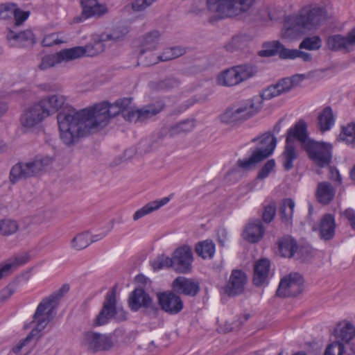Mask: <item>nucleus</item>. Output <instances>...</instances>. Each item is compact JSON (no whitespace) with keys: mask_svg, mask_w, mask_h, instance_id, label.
<instances>
[{"mask_svg":"<svg viewBox=\"0 0 355 355\" xmlns=\"http://www.w3.org/2000/svg\"><path fill=\"white\" fill-rule=\"evenodd\" d=\"M343 344L340 342H334L327 346L324 355H343Z\"/></svg>","mask_w":355,"mask_h":355,"instance_id":"obj_56","label":"nucleus"},{"mask_svg":"<svg viewBox=\"0 0 355 355\" xmlns=\"http://www.w3.org/2000/svg\"><path fill=\"white\" fill-rule=\"evenodd\" d=\"M194 128L193 121L185 120L173 125L171 129V134L186 133L190 132Z\"/></svg>","mask_w":355,"mask_h":355,"instance_id":"obj_46","label":"nucleus"},{"mask_svg":"<svg viewBox=\"0 0 355 355\" xmlns=\"http://www.w3.org/2000/svg\"><path fill=\"white\" fill-rule=\"evenodd\" d=\"M179 84V80L175 78L170 77L157 82L155 85V89L157 90H168L177 87Z\"/></svg>","mask_w":355,"mask_h":355,"instance_id":"obj_49","label":"nucleus"},{"mask_svg":"<svg viewBox=\"0 0 355 355\" xmlns=\"http://www.w3.org/2000/svg\"><path fill=\"white\" fill-rule=\"evenodd\" d=\"M170 197H164L159 200L151 201L143 207L135 211L133 215V220H137L147 214L152 213L153 211L157 210L162 206L166 205L170 201Z\"/></svg>","mask_w":355,"mask_h":355,"instance_id":"obj_29","label":"nucleus"},{"mask_svg":"<svg viewBox=\"0 0 355 355\" xmlns=\"http://www.w3.org/2000/svg\"><path fill=\"white\" fill-rule=\"evenodd\" d=\"M89 244V238L87 232L77 234L71 241V247L76 250H83Z\"/></svg>","mask_w":355,"mask_h":355,"instance_id":"obj_43","label":"nucleus"},{"mask_svg":"<svg viewBox=\"0 0 355 355\" xmlns=\"http://www.w3.org/2000/svg\"><path fill=\"white\" fill-rule=\"evenodd\" d=\"M297 158V153L293 144H286L282 153L283 167L286 171L293 168V161Z\"/></svg>","mask_w":355,"mask_h":355,"instance_id":"obj_38","label":"nucleus"},{"mask_svg":"<svg viewBox=\"0 0 355 355\" xmlns=\"http://www.w3.org/2000/svg\"><path fill=\"white\" fill-rule=\"evenodd\" d=\"M19 229L16 220L4 219L0 220V234L3 236H10L17 232Z\"/></svg>","mask_w":355,"mask_h":355,"instance_id":"obj_42","label":"nucleus"},{"mask_svg":"<svg viewBox=\"0 0 355 355\" xmlns=\"http://www.w3.org/2000/svg\"><path fill=\"white\" fill-rule=\"evenodd\" d=\"M157 0H135L132 3V9L135 12L143 11Z\"/></svg>","mask_w":355,"mask_h":355,"instance_id":"obj_58","label":"nucleus"},{"mask_svg":"<svg viewBox=\"0 0 355 355\" xmlns=\"http://www.w3.org/2000/svg\"><path fill=\"white\" fill-rule=\"evenodd\" d=\"M29 254L27 252H23L10 259L0 270V279L2 278L3 273L26 264L29 261Z\"/></svg>","mask_w":355,"mask_h":355,"instance_id":"obj_34","label":"nucleus"},{"mask_svg":"<svg viewBox=\"0 0 355 355\" xmlns=\"http://www.w3.org/2000/svg\"><path fill=\"white\" fill-rule=\"evenodd\" d=\"M256 73L257 69L252 66H236L220 73L217 77V83L220 85L231 87L252 77Z\"/></svg>","mask_w":355,"mask_h":355,"instance_id":"obj_9","label":"nucleus"},{"mask_svg":"<svg viewBox=\"0 0 355 355\" xmlns=\"http://www.w3.org/2000/svg\"><path fill=\"white\" fill-rule=\"evenodd\" d=\"M298 49H289L285 48L282 44L279 49V55L282 59H295L297 58Z\"/></svg>","mask_w":355,"mask_h":355,"instance_id":"obj_59","label":"nucleus"},{"mask_svg":"<svg viewBox=\"0 0 355 355\" xmlns=\"http://www.w3.org/2000/svg\"><path fill=\"white\" fill-rule=\"evenodd\" d=\"M16 5L14 3L0 4V18L7 19L12 17L13 12L16 11Z\"/></svg>","mask_w":355,"mask_h":355,"instance_id":"obj_51","label":"nucleus"},{"mask_svg":"<svg viewBox=\"0 0 355 355\" xmlns=\"http://www.w3.org/2000/svg\"><path fill=\"white\" fill-rule=\"evenodd\" d=\"M335 191L332 185L328 182H322L318 183L316 197L320 203L328 205L334 197Z\"/></svg>","mask_w":355,"mask_h":355,"instance_id":"obj_31","label":"nucleus"},{"mask_svg":"<svg viewBox=\"0 0 355 355\" xmlns=\"http://www.w3.org/2000/svg\"><path fill=\"white\" fill-rule=\"evenodd\" d=\"M157 299L161 309L169 314H177L183 309V302L180 297L171 291L158 293Z\"/></svg>","mask_w":355,"mask_h":355,"instance_id":"obj_16","label":"nucleus"},{"mask_svg":"<svg viewBox=\"0 0 355 355\" xmlns=\"http://www.w3.org/2000/svg\"><path fill=\"white\" fill-rule=\"evenodd\" d=\"M336 223L331 214H325L320 220L319 231L321 239L328 241L335 234Z\"/></svg>","mask_w":355,"mask_h":355,"instance_id":"obj_28","label":"nucleus"},{"mask_svg":"<svg viewBox=\"0 0 355 355\" xmlns=\"http://www.w3.org/2000/svg\"><path fill=\"white\" fill-rule=\"evenodd\" d=\"M355 45V28L346 37L340 35L329 36L327 39L328 48L334 51H350Z\"/></svg>","mask_w":355,"mask_h":355,"instance_id":"obj_19","label":"nucleus"},{"mask_svg":"<svg viewBox=\"0 0 355 355\" xmlns=\"http://www.w3.org/2000/svg\"><path fill=\"white\" fill-rule=\"evenodd\" d=\"M53 161V157L49 156H36L33 160L18 162L10 170V180L15 184L18 181L37 176L51 165Z\"/></svg>","mask_w":355,"mask_h":355,"instance_id":"obj_5","label":"nucleus"},{"mask_svg":"<svg viewBox=\"0 0 355 355\" xmlns=\"http://www.w3.org/2000/svg\"><path fill=\"white\" fill-rule=\"evenodd\" d=\"M172 288L178 293L189 296H195L200 291V286L198 282L192 279L180 276L173 280Z\"/></svg>","mask_w":355,"mask_h":355,"instance_id":"obj_21","label":"nucleus"},{"mask_svg":"<svg viewBox=\"0 0 355 355\" xmlns=\"http://www.w3.org/2000/svg\"><path fill=\"white\" fill-rule=\"evenodd\" d=\"M152 304V299L142 288H135L129 295L128 304L133 311L140 308H148Z\"/></svg>","mask_w":355,"mask_h":355,"instance_id":"obj_23","label":"nucleus"},{"mask_svg":"<svg viewBox=\"0 0 355 355\" xmlns=\"http://www.w3.org/2000/svg\"><path fill=\"white\" fill-rule=\"evenodd\" d=\"M343 214L350 223L352 228L355 230V211L351 208H348Z\"/></svg>","mask_w":355,"mask_h":355,"instance_id":"obj_64","label":"nucleus"},{"mask_svg":"<svg viewBox=\"0 0 355 355\" xmlns=\"http://www.w3.org/2000/svg\"><path fill=\"white\" fill-rule=\"evenodd\" d=\"M40 338V336H39L38 334H28L25 339L21 340L17 345H15L12 349V351L15 354H18L24 347H28V352H30L35 346Z\"/></svg>","mask_w":355,"mask_h":355,"instance_id":"obj_41","label":"nucleus"},{"mask_svg":"<svg viewBox=\"0 0 355 355\" xmlns=\"http://www.w3.org/2000/svg\"><path fill=\"white\" fill-rule=\"evenodd\" d=\"M154 270H160L164 268H173L172 257H168L164 254L157 257L152 263Z\"/></svg>","mask_w":355,"mask_h":355,"instance_id":"obj_48","label":"nucleus"},{"mask_svg":"<svg viewBox=\"0 0 355 355\" xmlns=\"http://www.w3.org/2000/svg\"><path fill=\"white\" fill-rule=\"evenodd\" d=\"M322 46L321 39L318 36L308 37L300 43L299 48L309 51L318 50Z\"/></svg>","mask_w":355,"mask_h":355,"instance_id":"obj_44","label":"nucleus"},{"mask_svg":"<svg viewBox=\"0 0 355 355\" xmlns=\"http://www.w3.org/2000/svg\"><path fill=\"white\" fill-rule=\"evenodd\" d=\"M174 59L173 53L171 49H166L164 52L159 56L155 58V60L148 62V64H153L157 63L159 61L166 62Z\"/></svg>","mask_w":355,"mask_h":355,"instance_id":"obj_61","label":"nucleus"},{"mask_svg":"<svg viewBox=\"0 0 355 355\" xmlns=\"http://www.w3.org/2000/svg\"><path fill=\"white\" fill-rule=\"evenodd\" d=\"M207 9L220 18L232 17L248 11L254 0H207Z\"/></svg>","mask_w":355,"mask_h":355,"instance_id":"obj_8","label":"nucleus"},{"mask_svg":"<svg viewBox=\"0 0 355 355\" xmlns=\"http://www.w3.org/2000/svg\"><path fill=\"white\" fill-rule=\"evenodd\" d=\"M276 204L273 201L266 205L262 214L263 220L266 223L272 222L276 215Z\"/></svg>","mask_w":355,"mask_h":355,"instance_id":"obj_50","label":"nucleus"},{"mask_svg":"<svg viewBox=\"0 0 355 355\" xmlns=\"http://www.w3.org/2000/svg\"><path fill=\"white\" fill-rule=\"evenodd\" d=\"M282 44L278 41H273L264 45V49L259 51V55L261 57H271L279 52V47Z\"/></svg>","mask_w":355,"mask_h":355,"instance_id":"obj_45","label":"nucleus"},{"mask_svg":"<svg viewBox=\"0 0 355 355\" xmlns=\"http://www.w3.org/2000/svg\"><path fill=\"white\" fill-rule=\"evenodd\" d=\"M265 229L259 220L248 223L243 232V238L247 241L254 243L260 241L263 236Z\"/></svg>","mask_w":355,"mask_h":355,"instance_id":"obj_26","label":"nucleus"},{"mask_svg":"<svg viewBox=\"0 0 355 355\" xmlns=\"http://www.w3.org/2000/svg\"><path fill=\"white\" fill-rule=\"evenodd\" d=\"M49 116L47 110L39 101L26 108L21 115L20 123L23 128L31 130L40 124Z\"/></svg>","mask_w":355,"mask_h":355,"instance_id":"obj_13","label":"nucleus"},{"mask_svg":"<svg viewBox=\"0 0 355 355\" xmlns=\"http://www.w3.org/2000/svg\"><path fill=\"white\" fill-rule=\"evenodd\" d=\"M173 269L179 273H188L191 270L193 253L191 248L183 245L177 248L172 255Z\"/></svg>","mask_w":355,"mask_h":355,"instance_id":"obj_14","label":"nucleus"},{"mask_svg":"<svg viewBox=\"0 0 355 355\" xmlns=\"http://www.w3.org/2000/svg\"><path fill=\"white\" fill-rule=\"evenodd\" d=\"M165 105L162 101L145 105L139 109L141 121L148 119L162 112Z\"/></svg>","mask_w":355,"mask_h":355,"instance_id":"obj_37","label":"nucleus"},{"mask_svg":"<svg viewBox=\"0 0 355 355\" xmlns=\"http://www.w3.org/2000/svg\"><path fill=\"white\" fill-rule=\"evenodd\" d=\"M279 252L282 257L291 258L295 255L297 259H305L310 252L308 248L298 246L296 241L290 236H285L278 242Z\"/></svg>","mask_w":355,"mask_h":355,"instance_id":"obj_15","label":"nucleus"},{"mask_svg":"<svg viewBox=\"0 0 355 355\" xmlns=\"http://www.w3.org/2000/svg\"><path fill=\"white\" fill-rule=\"evenodd\" d=\"M114 342L111 334H83L81 338L82 345L90 353L108 350Z\"/></svg>","mask_w":355,"mask_h":355,"instance_id":"obj_12","label":"nucleus"},{"mask_svg":"<svg viewBox=\"0 0 355 355\" xmlns=\"http://www.w3.org/2000/svg\"><path fill=\"white\" fill-rule=\"evenodd\" d=\"M62 42L63 41L58 38V35L56 33L47 35L42 40V44L44 46H52Z\"/></svg>","mask_w":355,"mask_h":355,"instance_id":"obj_60","label":"nucleus"},{"mask_svg":"<svg viewBox=\"0 0 355 355\" xmlns=\"http://www.w3.org/2000/svg\"><path fill=\"white\" fill-rule=\"evenodd\" d=\"M120 112L121 109L115 103L107 102L79 111L72 107L64 109L57 116L60 138L65 145L72 146L80 137L105 127L110 118Z\"/></svg>","mask_w":355,"mask_h":355,"instance_id":"obj_1","label":"nucleus"},{"mask_svg":"<svg viewBox=\"0 0 355 355\" xmlns=\"http://www.w3.org/2000/svg\"><path fill=\"white\" fill-rule=\"evenodd\" d=\"M216 251L215 243L211 240L198 242L195 246V252L202 259H211Z\"/></svg>","mask_w":355,"mask_h":355,"instance_id":"obj_32","label":"nucleus"},{"mask_svg":"<svg viewBox=\"0 0 355 355\" xmlns=\"http://www.w3.org/2000/svg\"><path fill=\"white\" fill-rule=\"evenodd\" d=\"M334 333H355V326L350 321L344 320L338 322Z\"/></svg>","mask_w":355,"mask_h":355,"instance_id":"obj_53","label":"nucleus"},{"mask_svg":"<svg viewBox=\"0 0 355 355\" xmlns=\"http://www.w3.org/2000/svg\"><path fill=\"white\" fill-rule=\"evenodd\" d=\"M6 38L10 45L15 47L31 46L36 42L35 35L30 29L21 32L9 30Z\"/></svg>","mask_w":355,"mask_h":355,"instance_id":"obj_20","label":"nucleus"},{"mask_svg":"<svg viewBox=\"0 0 355 355\" xmlns=\"http://www.w3.org/2000/svg\"><path fill=\"white\" fill-rule=\"evenodd\" d=\"M105 40H102L101 35L98 40L94 41L93 43H90L85 46H75L69 48L72 60L85 55L93 57L98 55L105 49Z\"/></svg>","mask_w":355,"mask_h":355,"instance_id":"obj_18","label":"nucleus"},{"mask_svg":"<svg viewBox=\"0 0 355 355\" xmlns=\"http://www.w3.org/2000/svg\"><path fill=\"white\" fill-rule=\"evenodd\" d=\"M160 34L157 31H153L146 34L141 42L142 49L140 51V55H142L147 51H153L157 49Z\"/></svg>","mask_w":355,"mask_h":355,"instance_id":"obj_33","label":"nucleus"},{"mask_svg":"<svg viewBox=\"0 0 355 355\" xmlns=\"http://www.w3.org/2000/svg\"><path fill=\"white\" fill-rule=\"evenodd\" d=\"M71 60H72V58L69 49H64L56 53L48 54L42 57L38 67L41 70H46L56 64Z\"/></svg>","mask_w":355,"mask_h":355,"instance_id":"obj_22","label":"nucleus"},{"mask_svg":"<svg viewBox=\"0 0 355 355\" xmlns=\"http://www.w3.org/2000/svg\"><path fill=\"white\" fill-rule=\"evenodd\" d=\"M129 29L127 26H119L114 28L110 33H102V40L112 41L114 42H119L128 33Z\"/></svg>","mask_w":355,"mask_h":355,"instance_id":"obj_39","label":"nucleus"},{"mask_svg":"<svg viewBox=\"0 0 355 355\" xmlns=\"http://www.w3.org/2000/svg\"><path fill=\"white\" fill-rule=\"evenodd\" d=\"M252 142H257L256 147L252 150V154L247 159H239L237 166L245 171L254 169L256 165L268 158L272 154L277 144L276 137L270 132H266L260 137L252 139Z\"/></svg>","mask_w":355,"mask_h":355,"instance_id":"obj_4","label":"nucleus"},{"mask_svg":"<svg viewBox=\"0 0 355 355\" xmlns=\"http://www.w3.org/2000/svg\"><path fill=\"white\" fill-rule=\"evenodd\" d=\"M295 202L291 198L283 200L279 207V215L283 223L291 225L292 223Z\"/></svg>","mask_w":355,"mask_h":355,"instance_id":"obj_36","label":"nucleus"},{"mask_svg":"<svg viewBox=\"0 0 355 355\" xmlns=\"http://www.w3.org/2000/svg\"><path fill=\"white\" fill-rule=\"evenodd\" d=\"M293 139L299 141L304 148V145L310 140L308 138L306 123L303 120H300L293 127L288 129L286 143L292 144Z\"/></svg>","mask_w":355,"mask_h":355,"instance_id":"obj_24","label":"nucleus"},{"mask_svg":"<svg viewBox=\"0 0 355 355\" xmlns=\"http://www.w3.org/2000/svg\"><path fill=\"white\" fill-rule=\"evenodd\" d=\"M339 137L346 144L355 148V123H351L343 127Z\"/></svg>","mask_w":355,"mask_h":355,"instance_id":"obj_40","label":"nucleus"},{"mask_svg":"<svg viewBox=\"0 0 355 355\" xmlns=\"http://www.w3.org/2000/svg\"><path fill=\"white\" fill-rule=\"evenodd\" d=\"M335 123V117L330 106L325 107L318 114V127L322 132L329 130Z\"/></svg>","mask_w":355,"mask_h":355,"instance_id":"obj_30","label":"nucleus"},{"mask_svg":"<svg viewBox=\"0 0 355 355\" xmlns=\"http://www.w3.org/2000/svg\"><path fill=\"white\" fill-rule=\"evenodd\" d=\"M40 102L42 107L47 110L49 116L65 107L66 98L63 95L54 94L42 98Z\"/></svg>","mask_w":355,"mask_h":355,"instance_id":"obj_27","label":"nucleus"},{"mask_svg":"<svg viewBox=\"0 0 355 355\" xmlns=\"http://www.w3.org/2000/svg\"><path fill=\"white\" fill-rule=\"evenodd\" d=\"M270 263L269 260L262 259L257 261L254 266L253 282L260 286L268 282Z\"/></svg>","mask_w":355,"mask_h":355,"instance_id":"obj_25","label":"nucleus"},{"mask_svg":"<svg viewBox=\"0 0 355 355\" xmlns=\"http://www.w3.org/2000/svg\"><path fill=\"white\" fill-rule=\"evenodd\" d=\"M275 161L273 159H269L259 171L257 179L263 180L266 178L275 167Z\"/></svg>","mask_w":355,"mask_h":355,"instance_id":"obj_52","label":"nucleus"},{"mask_svg":"<svg viewBox=\"0 0 355 355\" xmlns=\"http://www.w3.org/2000/svg\"><path fill=\"white\" fill-rule=\"evenodd\" d=\"M304 79L303 75L296 74L291 78L282 79L287 92H289L293 87L297 86Z\"/></svg>","mask_w":355,"mask_h":355,"instance_id":"obj_55","label":"nucleus"},{"mask_svg":"<svg viewBox=\"0 0 355 355\" xmlns=\"http://www.w3.org/2000/svg\"><path fill=\"white\" fill-rule=\"evenodd\" d=\"M29 11H24L16 5V11L13 12L14 25L15 27L21 25L29 17Z\"/></svg>","mask_w":355,"mask_h":355,"instance_id":"obj_54","label":"nucleus"},{"mask_svg":"<svg viewBox=\"0 0 355 355\" xmlns=\"http://www.w3.org/2000/svg\"><path fill=\"white\" fill-rule=\"evenodd\" d=\"M326 19L324 9L315 7H305L298 15L289 17L285 22L284 37L293 38L300 33L316 28Z\"/></svg>","mask_w":355,"mask_h":355,"instance_id":"obj_3","label":"nucleus"},{"mask_svg":"<svg viewBox=\"0 0 355 355\" xmlns=\"http://www.w3.org/2000/svg\"><path fill=\"white\" fill-rule=\"evenodd\" d=\"M329 178L338 183V184H341L342 183V178L338 171V170L334 166L329 167Z\"/></svg>","mask_w":355,"mask_h":355,"instance_id":"obj_63","label":"nucleus"},{"mask_svg":"<svg viewBox=\"0 0 355 355\" xmlns=\"http://www.w3.org/2000/svg\"><path fill=\"white\" fill-rule=\"evenodd\" d=\"M128 313L121 306H117L116 289L107 293L102 308L93 321V326H102L111 319L121 322L127 320Z\"/></svg>","mask_w":355,"mask_h":355,"instance_id":"obj_6","label":"nucleus"},{"mask_svg":"<svg viewBox=\"0 0 355 355\" xmlns=\"http://www.w3.org/2000/svg\"><path fill=\"white\" fill-rule=\"evenodd\" d=\"M304 283V278L300 273H290L281 279L276 295L280 297H296L302 292Z\"/></svg>","mask_w":355,"mask_h":355,"instance_id":"obj_11","label":"nucleus"},{"mask_svg":"<svg viewBox=\"0 0 355 355\" xmlns=\"http://www.w3.org/2000/svg\"><path fill=\"white\" fill-rule=\"evenodd\" d=\"M247 283V276L241 270H233L230 279L225 286V293L228 296H236L241 294Z\"/></svg>","mask_w":355,"mask_h":355,"instance_id":"obj_17","label":"nucleus"},{"mask_svg":"<svg viewBox=\"0 0 355 355\" xmlns=\"http://www.w3.org/2000/svg\"><path fill=\"white\" fill-rule=\"evenodd\" d=\"M15 292L13 284H9L0 292V302L7 300Z\"/></svg>","mask_w":355,"mask_h":355,"instance_id":"obj_62","label":"nucleus"},{"mask_svg":"<svg viewBox=\"0 0 355 355\" xmlns=\"http://www.w3.org/2000/svg\"><path fill=\"white\" fill-rule=\"evenodd\" d=\"M105 12V8L97 2L96 5L90 6L88 8H85V10H83L82 15L85 18H89L96 16L99 17Z\"/></svg>","mask_w":355,"mask_h":355,"instance_id":"obj_47","label":"nucleus"},{"mask_svg":"<svg viewBox=\"0 0 355 355\" xmlns=\"http://www.w3.org/2000/svg\"><path fill=\"white\" fill-rule=\"evenodd\" d=\"M313 162L320 168L328 166L332 159V146L329 143L309 140L304 148Z\"/></svg>","mask_w":355,"mask_h":355,"instance_id":"obj_10","label":"nucleus"},{"mask_svg":"<svg viewBox=\"0 0 355 355\" xmlns=\"http://www.w3.org/2000/svg\"><path fill=\"white\" fill-rule=\"evenodd\" d=\"M70 286L64 284L58 290L42 299L37 305L33 315V320L24 327L30 333H40L44 330H50L51 320L53 318V312L58 307L60 302L69 291Z\"/></svg>","mask_w":355,"mask_h":355,"instance_id":"obj_2","label":"nucleus"},{"mask_svg":"<svg viewBox=\"0 0 355 355\" xmlns=\"http://www.w3.org/2000/svg\"><path fill=\"white\" fill-rule=\"evenodd\" d=\"M261 108V98L253 97L238 106L226 110L220 115V120L223 123L227 124L243 121L251 118Z\"/></svg>","mask_w":355,"mask_h":355,"instance_id":"obj_7","label":"nucleus"},{"mask_svg":"<svg viewBox=\"0 0 355 355\" xmlns=\"http://www.w3.org/2000/svg\"><path fill=\"white\" fill-rule=\"evenodd\" d=\"M286 92H288L285 88L282 80H281L277 84L270 85L265 89H263L261 93V95L258 96L257 97L261 98V102L262 104L263 100H270L274 97H276Z\"/></svg>","mask_w":355,"mask_h":355,"instance_id":"obj_35","label":"nucleus"},{"mask_svg":"<svg viewBox=\"0 0 355 355\" xmlns=\"http://www.w3.org/2000/svg\"><path fill=\"white\" fill-rule=\"evenodd\" d=\"M123 118L130 122L141 121V115L139 109H132L125 110L123 114Z\"/></svg>","mask_w":355,"mask_h":355,"instance_id":"obj_57","label":"nucleus"}]
</instances>
